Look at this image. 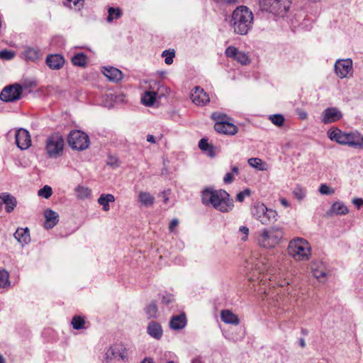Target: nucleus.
Instances as JSON below:
<instances>
[{
	"mask_svg": "<svg viewBox=\"0 0 363 363\" xmlns=\"http://www.w3.org/2000/svg\"><path fill=\"white\" fill-rule=\"evenodd\" d=\"M251 194L250 189H245L244 191L239 192L236 195V200L239 202H242L246 196H249Z\"/></svg>",
	"mask_w": 363,
	"mask_h": 363,
	"instance_id": "obj_45",
	"label": "nucleus"
},
{
	"mask_svg": "<svg viewBox=\"0 0 363 363\" xmlns=\"http://www.w3.org/2000/svg\"><path fill=\"white\" fill-rule=\"evenodd\" d=\"M313 274L314 277H315L320 281H322V279H324L326 277V273L324 271H320L318 269H314L313 271Z\"/></svg>",
	"mask_w": 363,
	"mask_h": 363,
	"instance_id": "obj_49",
	"label": "nucleus"
},
{
	"mask_svg": "<svg viewBox=\"0 0 363 363\" xmlns=\"http://www.w3.org/2000/svg\"><path fill=\"white\" fill-rule=\"evenodd\" d=\"M191 363H203L201 357H196L192 359Z\"/></svg>",
	"mask_w": 363,
	"mask_h": 363,
	"instance_id": "obj_60",
	"label": "nucleus"
},
{
	"mask_svg": "<svg viewBox=\"0 0 363 363\" xmlns=\"http://www.w3.org/2000/svg\"><path fill=\"white\" fill-rule=\"evenodd\" d=\"M23 94V87L16 83L5 86L0 93V100L4 102H14L19 100Z\"/></svg>",
	"mask_w": 363,
	"mask_h": 363,
	"instance_id": "obj_9",
	"label": "nucleus"
},
{
	"mask_svg": "<svg viewBox=\"0 0 363 363\" xmlns=\"http://www.w3.org/2000/svg\"><path fill=\"white\" fill-rule=\"evenodd\" d=\"M218 4H226L228 5H234L238 2V0H216Z\"/></svg>",
	"mask_w": 363,
	"mask_h": 363,
	"instance_id": "obj_54",
	"label": "nucleus"
},
{
	"mask_svg": "<svg viewBox=\"0 0 363 363\" xmlns=\"http://www.w3.org/2000/svg\"><path fill=\"white\" fill-rule=\"evenodd\" d=\"M231 171H232V172H231V173H233V174H236V175H238V174H239V169H238V167H236V166H233V167H232V168H231Z\"/></svg>",
	"mask_w": 363,
	"mask_h": 363,
	"instance_id": "obj_61",
	"label": "nucleus"
},
{
	"mask_svg": "<svg viewBox=\"0 0 363 363\" xmlns=\"http://www.w3.org/2000/svg\"><path fill=\"white\" fill-rule=\"evenodd\" d=\"M159 196H162V197L163 201H164V203H167V201H169V198L167 196V192L165 191H162V193H160Z\"/></svg>",
	"mask_w": 363,
	"mask_h": 363,
	"instance_id": "obj_56",
	"label": "nucleus"
},
{
	"mask_svg": "<svg viewBox=\"0 0 363 363\" xmlns=\"http://www.w3.org/2000/svg\"><path fill=\"white\" fill-rule=\"evenodd\" d=\"M52 194V188L48 185H45L43 188H41L38 192V195L45 199H49Z\"/></svg>",
	"mask_w": 363,
	"mask_h": 363,
	"instance_id": "obj_38",
	"label": "nucleus"
},
{
	"mask_svg": "<svg viewBox=\"0 0 363 363\" xmlns=\"http://www.w3.org/2000/svg\"><path fill=\"white\" fill-rule=\"evenodd\" d=\"M103 74L113 82H118L123 79V74L122 72L114 67H103Z\"/></svg>",
	"mask_w": 363,
	"mask_h": 363,
	"instance_id": "obj_17",
	"label": "nucleus"
},
{
	"mask_svg": "<svg viewBox=\"0 0 363 363\" xmlns=\"http://www.w3.org/2000/svg\"><path fill=\"white\" fill-rule=\"evenodd\" d=\"M76 196L79 199H85L90 197L91 191L88 187L78 185L75 189Z\"/></svg>",
	"mask_w": 363,
	"mask_h": 363,
	"instance_id": "obj_29",
	"label": "nucleus"
},
{
	"mask_svg": "<svg viewBox=\"0 0 363 363\" xmlns=\"http://www.w3.org/2000/svg\"><path fill=\"white\" fill-rule=\"evenodd\" d=\"M239 231L243 235V237H242L241 240L243 241L247 240L249 234V228L247 226H240Z\"/></svg>",
	"mask_w": 363,
	"mask_h": 363,
	"instance_id": "obj_51",
	"label": "nucleus"
},
{
	"mask_svg": "<svg viewBox=\"0 0 363 363\" xmlns=\"http://www.w3.org/2000/svg\"><path fill=\"white\" fill-rule=\"evenodd\" d=\"M283 231L278 228H269L263 230L258 238L259 246L264 248H272L279 243L283 238Z\"/></svg>",
	"mask_w": 363,
	"mask_h": 363,
	"instance_id": "obj_6",
	"label": "nucleus"
},
{
	"mask_svg": "<svg viewBox=\"0 0 363 363\" xmlns=\"http://www.w3.org/2000/svg\"><path fill=\"white\" fill-rule=\"evenodd\" d=\"M216 132L228 135H234L238 133V128L233 123L228 121H219L214 125Z\"/></svg>",
	"mask_w": 363,
	"mask_h": 363,
	"instance_id": "obj_14",
	"label": "nucleus"
},
{
	"mask_svg": "<svg viewBox=\"0 0 363 363\" xmlns=\"http://www.w3.org/2000/svg\"><path fill=\"white\" fill-rule=\"evenodd\" d=\"M147 141L149 142V143H156L155 138L154 135H147Z\"/></svg>",
	"mask_w": 363,
	"mask_h": 363,
	"instance_id": "obj_57",
	"label": "nucleus"
},
{
	"mask_svg": "<svg viewBox=\"0 0 363 363\" xmlns=\"http://www.w3.org/2000/svg\"><path fill=\"white\" fill-rule=\"evenodd\" d=\"M287 252L298 260H308L311 255V247L306 240L296 238L289 242Z\"/></svg>",
	"mask_w": 363,
	"mask_h": 363,
	"instance_id": "obj_4",
	"label": "nucleus"
},
{
	"mask_svg": "<svg viewBox=\"0 0 363 363\" xmlns=\"http://www.w3.org/2000/svg\"><path fill=\"white\" fill-rule=\"evenodd\" d=\"M114 201H115V197L113 194H103L98 199V203L101 206L105 203H109L110 202H114Z\"/></svg>",
	"mask_w": 363,
	"mask_h": 363,
	"instance_id": "obj_37",
	"label": "nucleus"
},
{
	"mask_svg": "<svg viewBox=\"0 0 363 363\" xmlns=\"http://www.w3.org/2000/svg\"><path fill=\"white\" fill-rule=\"evenodd\" d=\"M327 134L332 141L338 144L354 147H362V137L359 139V136L354 133L342 132L340 129L335 128L330 129Z\"/></svg>",
	"mask_w": 363,
	"mask_h": 363,
	"instance_id": "obj_3",
	"label": "nucleus"
},
{
	"mask_svg": "<svg viewBox=\"0 0 363 363\" xmlns=\"http://www.w3.org/2000/svg\"><path fill=\"white\" fill-rule=\"evenodd\" d=\"M270 119L274 125L279 127L283 125L284 123V117L281 114L272 115L270 116Z\"/></svg>",
	"mask_w": 363,
	"mask_h": 363,
	"instance_id": "obj_41",
	"label": "nucleus"
},
{
	"mask_svg": "<svg viewBox=\"0 0 363 363\" xmlns=\"http://www.w3.org/2000/svg\"><path fill=\"white\" fill-rule=\"evenodd\" d=\"M293 194L298 200L301 201L306 196V190L301 187L299 185H297L294 188Z\"/></svg>",
	"mask_w": 363,
	"mask_h": 363,
	"instance_id": "obj_40",
	"label": "nucleus"
},
{
	"mask_svg": "<svg viewBox=\"0 0 363 363\" xmlns=\"http://www.w3.org/2000/svg\"><path fill=\"white\" fill-rule=\"evenodd\" d=\"M162 56L165 57L164 62L167 65H172L173 58L175 56V52L174 50H165L162 52Z\"/></svg>",
	"mask_w": 363,
	"mask_h": 363,
	"instance_id": "obj_39",
	"label": "nucleus"
},
{
	"mask_svg": "<svg viewBox=\"0 0 363 363\" xmlns=\"http://www.w3.org/2000/svg\"><path fill=\"white\" fill-rule=\"evenodd\" d=\"M67 143L72 149L82 151L89 147V138L81 130H72L68 135Z\"/></svg>",
	"mask_w": 363,
	"mask_h": 363,
	"instance_id": "obj_8",
	"label": "nucleus"
},
{
	"mask_svg": "<svg viewBox=\"0 0 363 363\" xmlns=\"http://www.w3.org/2000/svg\"><path fill=\"white\" fill-rule=\"evenodd\" d=\"M233 181H234V177L233 175V173H230V172H228L223 178L224 183L227 184L233 183Z\"/></svg>",
	"mask_w": 363,
	"mask_h": 363,
	"instance_id": "obj_52",
	"label": "nucleus"
},
{
	"mask_svg": "<svg viewBox=\"0 0 363 363\" xmlns=\"http://www.w3.org/2000/svg\"><path fill=\"white\" fill-rule=\"evenodd\" d=\"M319 191L321 194L323 195H331L335 193V190L332 188H330L327 184H322L319 187Z\"/></svg>",
	"mask_w": 363,
	"mask_h": 363,
	"instance_id": "obj_42",
	"label": "nucleus"
},
{
	"mask_svg": "<svg viewBox=\"0 0 363 363\" xmlns=\"http://www.w3.org/2000/svg\"><path fill=\"white\" fill-rule=\"evenodd\" d=\"M191 99L196 106H205L210 101L209 96L200 86L194 87L191 94Z\"/></svg>",
	"mask_w": 363,
	"mask_h": 363,
	"instance_id": "obj_15",
	"label": "nucleus"
},
{
	"mask_svg": "<svg viewBox=\"0 0 363 363\" xmlns=\"http://www.w3.org/2000/svg\"><path fill=\"white\" fill-rule=\"evenodd\" d=\"M71 324L74 329L80 330L84 328V318L79 315H75L72 318Z\"/></svg>",
	"mask_w": 363,
	"mask_h": 363,
	"instance_id": "obj_32",
	"label": "nucleus"
},
{
	"mask_svg": "<svg viewBox=\"0 0 363 363\" xmlns=\"http://www.w3.org/2000/svg\"><path fill=\"white\" fill-rule=\"evenodd\" d=\"M261 6L263 10L284 17L290 8L291 2L289 0H262Z\"/></svg>",
	"mask_w": 363,
	"mask_h": 363,
	"instance_id": "obj_7",
	"label": "nucleus"
},
{
	"mask_svg": "<svg viewBox=\"0 0 363 363\" xmlns=\"http://www.w3.org/2000/svg\"><path fill=\"white\" fill-rule=\"evenodd\" d=\"M64 140L58 134L51 135L46 141V150L51 157H56L62 151Z\"/></svg>",
	"mask_w": 363,
	"mask_h": 363,
	"instance_id": "obj_10",
	"label": "nucleus"
},
{
	"mask_svg": "<svg viewBox=\"0 0 363 363\" xmlns=\"http://www.w3.org/2000/svg\"><path fill=\"white\" fill-rule=\"evenodd\" d=\"M348 211L347 207L342 202L336 201L333 203L327 214L346 215Z\"/></svg>",
	"mask_w": 363,
	"mask_h": 363,
	"instance_id": "obj_22",
	"label": "nucleus"
},
{
	"mask_svg": "<svg viewBox=\"0 0 363 363\" xmlns=\"http://www.w3.org/2000/svg\"><path fill=\"white\" fill-rule=\"evenodd\" d=\"M250 212L252 218L259 221L262 225H269L277 220V211L268 208L263 203L256 202L252 204Z\"/></svg>",
	"mask_w": 363,
	"mask_h": 363,
	"instance_id": "obj_5",
	"label": "nucleus"
},
{
	"mask_svg": "<svg viewBox=\"0 0 363 363\" xmlns=\"http://www.w3.org/2000/svg\"><path fill=\"white\" fill-rule=\"evenodd\" d=\"M298 116H299L300 118L302 120L306 119L308 117V114L306 111H300L298 113Z\"/></svg>",
	"mask_w": 363,
	"mask_h": 363,
	"instance_id": "obj_59",
	"label": "nucleus"
},
{
	"mask_svg": "<svg viewBox=\"0 0 363 363\" xmlns=\"http://www.w3.org/2000/svg\"><path fill=\"white\" fill-rule=\"evenodd\" d=\"M234 60L244 65L249 64L250 62L247 54L242 51L238 52Z\"/></svg>",
	"mask_w": 363,
	"mask_h": 363,
	"instance_id": "obj_36",
	"label": "nucleus"
},
{
	"mask_svg": "<svg viewBox=\"0 0 363 363\" xmlns=\"http://www.w3.org/2000/svg\"><path fill=\"white\" fill-rule=\"evenodd\" d=\"M201 199L203 204L211 205L222 213H228L234 207L233 199L224 189L215 190L210 187L206 188L202 191Z\"/></svg>",
	"mask_w": 363,
	"mask_h": 363,
	"instance_id": "obj_1",
	"label": "nucleus"
},
{
	"mask_svg": "<svg viewBox=\"0 0 363 363\" xmlns=\"http://www.w3.org/2000/svg\"><path fill=\"white\" fill-rule=\"evenodd\" d=\"M4 196L5 197V210L7 213H10L14 210L17 205L16 199L7 192H6V194Z\"/></svg>",
	"mask_w": 363,
	"mask_h": 363,
	"instance_id": "obj_26",
	"label": "nucleus"
},
{
	"mask_svg": "<svg viewBox=\"0 0 363 363\" xmlns=\"http://www.w3.org/2000/svg\"><path fill=\"white\" fill-rule=\"evenodd\" d=\"M107 21L111 22L113 18H119L122 16L121 9L119 8L110 7L108 10Z\"/></svg>",
	"mask_w": 363,
	"mask_h": 363,
	"instance_id": "obj_33",
	"label": "nucleus"
},
{
	"mask_svg": "<svg viewBox=\"0 0 363 363\" xmlns=\"http://www.w3.org/2000/svg\"><path fill=\"white\" fill-rule=\"evenodd\" d=\"M187 323L186 315L181 313L179 315H173L169 321V327L174 330H179L184 328Z\"/></svg>",
	"mask_w": 363,
	"mask_h": 363,
	"instance_id": "obj_19",
	"label": "nucleus"
},
{
	"mask_svg": "<svg viewBox=\"0 0 363 363\" xmlns=\"http://www.w3.org/2000/svg\"><path fill=\"white\" fill-rule=\"evenodd\" d=\"M352 71V60L350 58L337 60L335 63V74L341 79L351 75Z\"/></svg>",
	"mask_w": 363,
	"mask_h": 363,
	"instance_id": "obj_11",
	"label": "nucleus"
},
{
	"mask_svg": "<svg viewBox=\"0 0 363 363\" xmlns=\"http://www.w3.org/2000/svg\"><path fill=\"white\" fill-rule=\"evenodd\" d=\"M65 60L62 55L60 54H50L45 60L46 65L54 70L60 69L65 65Z\"/></svg>",
	"mask_w": 363,
	"mask_h": 363,
	"instance_id": "obj_16",
	"label": "nucleus"
},
{
	"mask_svg": "<svg viewBox=\"0 0 363 363\" xmlns=\"http://www.w3.org/2000/svg\"><path fill=\"white\" fill-rule=\"evenodd\" d=\"M252 11L245 6H240L233 11L230 24L236 34L246 35L252 28Z\"/></svg>",
	"mask_w": 363,
	"mask_h": 363,
	"instance_id": "obj_2",
	"label": "nucleus"
},
{
	"mask_svg": "<svg viewBox=\"0 0 363 363\" xmlns=\"http://www.w3.org/2000/svg\"><path fill=\"white\" fill-rule=\"evenodd\" d=\"M250 166L254 167L258 170L263 171L265 170V164L262 162V160L257 157H252L250 158L247 161Z\"/></svg>",
	"mask_w": 363,
	"mask_h": 363,
	"instance_id": "obj_30",
	"label": "nucleus"
},
{
	"mask_svg": "<svg viewBox=\"0 0 363 363\" xmlns=\"http://www.w3.org/2000/svg\"><path fill=\"white\" fill-rule=\"evenodd\" d=\"M140 363H154L150 357H145Z\"/></svg>",
	"mask_w": 363,
	"mask_h": 363,
	"instance_id": "obj_63",
	"label": "nucleus"
},
{
	"mask_svg": "<svg viewBox=\"0 0 363 363\" xmlns=\"http://www.w3.org/2000/svg\"><path fill=\"white\" fill-rule=\"evenodd\" d=\"M221 320L228 324L238 325L239 324L238 317L229 310H225L221 312Z\"/></svg>",
	"mask_w": 363,
	"mask_h": 363,
	"instance_id": "obj_23",
	"label": "nucleus"
},
{
	"mask_svg": "<svg viewBox=\"0 0 363 363\" xmlns=\"http://www.w3.org/2000/svg\"><path fill=\"white\" fill-rule=\"evenodd\" d=\"M15 239L22 245H27L30 241V232L28 228H18L13 233Z\"/></svg>",
	"mask_w": 363,
	"mask_h": 363,
	"instance_id": "obj_20",
	"label": "nucleus"
},
{
	"mask_svg": "<svg viewBox=\"0 0 363 363\" xmlns=\"http://www.w3.org/2000/svg\"><path fill=\"white\" fill-rule=\"evenodd\" d=\"M16 143L21 150H26L31 145L30 135L25 128H19L15 134Z\"/></svg>",
	"mask_w": 363,
	"mask_h": 363,
	"instance_id": "obj_12",
	"label": "nucleus"
},
{
	"mask_svg": "<svg viewBox=\"0 0 363 363\" xmlns=\"http://www.w3.org/2000/svg\"><path fill=\"white\" fill-rule=\"evenodd\" d=\"M45 221L44 227L46 229H51L54 228L59 221L58 213L51 209H46L44 211Z\"/></svg>",
	"mask_w": 363,
	"mask_h": 363,
	"instance_id": "obj_18",
	"label": "nucleus"
},
{
	"mask_svg": "<svg viewBox=\"0 0 363 363\" xmlns=\"http://www.w3.org/2000/svg\"><path fill=\"white\" fill-rule=\"evenodd\" d=\"M280 202L285 207H288L289 206V203L288 202V201L286 199H281L280 200Z\"/></svg>",
	"mask_w": 363,
	"mask_h": 363,
	"instance_id": "obj_62",
	"label": "nucleus"
},
{
	"mask_svg": "<svg viewBox=\"0 0 363 363\" xmlns=\"http://www.w3.org/2000/svg\"><path fill=\"white\" fill-rule=\"evenodd\" d=\"M138 201L143 206L149 207L154 203L155 198L149 192L141 191L138 195Z\"/></svg>",
	"mask_w": 363,
	"mask_h": 363,
	"instance_id": "obj_27",
	"label": "nucleus"
},
{
	"mask_svg": "<svg viewBox=\"0 0 363 363\" xmlns=\"http://www.w3.org/2000/svg\"><path fill=\"white\" fill-rule=\"evenodd\" d=\"M238 51L239 50L235 47L229 46L226 48L225 53L228 57H230L234 60Z\"/></svg>",
	"mask_w": 363,
	"mask_h": 363,
	"instance_id": "obj_44",
	"label": "nucleus"
},
{
	"mask_svg": "<svg viewBox=\"0 0 363 363\" xmlns=\"http://www.w3.org/2000/svg\"><path fill=\"white\" fill-rule=\"evenodd\" d=\"M67 1V3H72L74 8L77 9V10H80L83 6H84V0H66Z\"/></svg>",
	"mask_w": 363,
	"mask_h": 363,
	"instance_id": "obj_48",
	"label": "nucleus"
},
{
	"mask_svg": "<svg viewBox=\"0 0 363 363\" xmlns=\"http://www.w3.org/2000/svg\"><path fill=\"white\" fill-rule=\"evenodd\" d=\"M352 203L357 206V208H360L363 203V199L361 198H354L352 200Z\"/></svg>",
	"mask_w": 363,
	"mask_h": 363,
	"instance_id": "obj_55",
	"label": "nucleus"
},
{
	"mask_svg": "<svg viewBox=\"0 0 363 363\" xmlns=\"http://www.w3.org/2000/svg\"><path fill=\"white\" fill-rule=\"evenodd\" d=\"M106 164L111 167H117L119 166L118 160L113 156L108 157Z\"/></svg>",
	"mask_w": 363,
	"mask_h": 363,
	"instance_id": "obj_47",
	"label": "nucleus"
},
{
	"mask_svg": "<svg viewBox=\"0 0 363 363\" xmlns=\"http://www.w3.org/2000/svg\"><path fill=\"white\" fill-rule=\"evenodd\" d=\"M199 147L201 150H202L203 151H209L210 155L211 157L213 156V147H212V145H211L208 143L207 139H206V138L201 139L199 143Z\"/></svg>",
	"mask_w": 363,
	"mask_h": 363,
	"instance_id": "obj_35",
	"label": "nucleus"
},
{
	"mask_svg": "<svg viewBox=\"0 0 363 363\" xmlns=\"http://www.w3.org/2000/svg\"><path fill=\"white\" fill-rule=\"evenodd\" d=\"M11 286L10 273L4 268L0 267V289H9Z\"/></svg>",
	"mask_w": 363,
	"mask_h": 363,
	"instance_id": "obj_25",
	"label": "nucleus"
},
{
	"mask_svg": "<svg viewBox=\"0 0 363 363\" xmlns=\"http://www.w3.org/2000/svg\"><path fill=\"white\" fill-rule=\"evenodd\" d=\"M157 92L146 91L141 97V102L146 106H152L156 101Z\"/></svg>",
	"mask_w": 363,
	"mask_h": 363,
	"instance_id": "obj_24",
	"label": "nucleus"
},
{
	"mask_svg": "<svg viewBox=\"0 0 363 363\" xmlns=\"http://www.w3.org/2000/svg\"><path fill=\"white\" fill-rule=\"evenodd\" d=\"M147 333L156 340H160L163 335L161 325L155 321H150L147 327Z\"/></svg>",
	"mask_w": 363,
	"mask_h": 363,
	"instance_id": "obj_21",
	"label": "nucleus"
},
{
	"mask_svg": "<svg viewBox=\"0 0 363 363\" xmlns=\"http://www.w3.org/2000/svg\"><path fill=\"white\" fill-rule=\"evenodd\" d=\"M146 314L148 318H156L157 313V306L155 301H152L145 308Z\"/></svg>",
	"mask_w": 363,
	"mask_h": 363,
	"instance_id": "obj_34",
	"label": "nucleus"
},
{
	"mask_svg": "<svg viewBox=\"0 0 363 363\" xmlns=\"http://www.w3.org/2000/svg\"><path fill=\"white\" fill-rule=\"evenodd\" d=\"M342 117V112L336 107L327 108L322 113L321 121L324 124H329L336 122Z\"/></svg>",
	"mask_w": 363,
	"mask_h": 363,
	"instance_id": "obj_13",
	"label": "nucleus"
},
{
	"mask_svg": "<svg viewBox=\"0 0 363 363\" xmlns=\"http://www.w3.org/2000/svg\"><path fill=\"white\" fill-rule=\"evenodd\" d=\"M179 224V220L177 218H174L171 220L169 225V230L170 232H173L174 228Z\"/></svg>",
	"mask_w": 363,
	"mask_h": 363,
	"instance_id": "obj_53",
	"label": "nucleus"
},
{
	"mask_svg": "<svg viewBox=\"0 0 363 363\" xmlns=\"http://www.w3.org/2000/svg\"><path fill=\"white\" fill-rule=\"evenodd\" d=\"M211 118L218 122L219 121H228L229 118L226 114L213 112L211 115Z\"/></svg>",
	"mask_w": 363,
	"mask_h": 363,
	"instance_id": "obj_46",
	"label": "nucleus"
},
{
	"mask_svg": "<svg viewBox=\"0 0 363 363\" xmlns=\"http://www.w3.org/2000/svg\"><path fill=\"white\" fill-rule=\"evenodd\" d=\"M6 194V192L0 194V210L1 209V207L3 204H4V199L5 197L4 196Z\"/></svg>",
	"mask_w": 363,
	"mask_h": 363,
	"instance_id": "obj_58",
	"label": "nucleus"
},
{
	"mask_svg": "<svg viewBox=\"0 0 363 363\" xmlns=\"http://www.w3.org/2000/svg\"><path fill=\"white\" fill-rule=\"evenodd\" d=\"M174 301V296L172 294H168L162 296V303L166 305L172 303Z\"/></svg>",
	"mask_w": 363,
	"mask_h": 363,
	"instance_id": "obj_50",
	"label": "nucleus"
},
{
	"mask_svg": "<svg viewBox=\"0 0 363 363\" xmlns=\"http://www.w3.org/2000/svg\"><path fill=\"white\" fill-rule=\"evenodd\" d=\"M299 345L303 348L306 347L305 340L302 337L299 339Z\"/></svg>",
	"mask_w": 363,
	"mask_h": 363,
	"instance_id": "obj_64",
	"label": "nucleus"
},
{
	"mask_svg": "<svg viewBox=\"0 0 363 363\" xmlns=\"http://www.w3.org/2000/svg\"><path fill=\"white\" fill-rule=\"evenodd\" d=\"M72 62L75 66L84 67L87 63V57L83 52L77 53L72 57Z\"/></svg>",
	"mask_w": 363,
	"mask_h": 363,
	"instance_id": "obj_28",
	"label": "nucleus"
},
{
	"mask_svg": "<svg viewBox=\"0 0 363 363\" xmlns=\"http://www.w3.org/2000/svg\"><path fill=\"white\" fill-rule=\"evenodd\" d=\"M15 55L14 52L8 50H3L0 51V59L9 60H11Z\"/></svg>",
	"mask_w": 363,
	"mask_h": 363,
	"instance_id": "obj_43",
	"label": "nucleus"
},
{
	"mask_svg": "<svg viewBox=\"0 0 363 363\" xmlns=\"http://www.w3.org/2000/svg\"><path fill=\"white\" fill-rule=\"evenodd\" d=\"M24 55L26 60L35 61L39 58V51L37 49L29 48L25 51Z\"/></svg>",
	"mask_w": 363,
	"mask_h": 363,
	"instance_id": "obj_31",
	"label": "nucleus"
}]
</instances>
